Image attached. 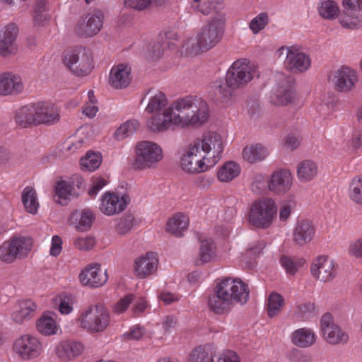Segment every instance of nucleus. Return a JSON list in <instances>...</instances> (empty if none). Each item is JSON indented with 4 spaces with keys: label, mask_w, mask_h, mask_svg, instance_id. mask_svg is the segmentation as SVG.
<instances>
[{
    "label": "nucleus",
    "mask_w": 362,
    "mask_h": 362,
    "mask_svg": "<svg viewBox=\"0 0 362 362\" xmlns=\"http://www.w3.org/2000/svg\"><path fill=\"white\" fill-rule=\"evenodd\" d=\"M269 22L268 15L263 12L257 15L250 23V28L254 33H257L264 29Z\"/></svg>",
    "instance_id": "3c124183"
},
{
    "label": "nucleus",
    "mask_w": 362,
    "mask_h": 362,
    "mask_svg": "<svg viewBox=\"0 0 362 362\" xmlns=\"http://www.w3.org/2000/svg\"><path fill=\"white\" fill-rule=\"evenodd\" d=\"M296 203L294 199H289L281 202L279 209V219L286 221L290 216L292 210L296 208Z\"/></svg>",
    "instance_id": "603ef678"
},
{
    "label": "nucleus",
    "mask_w": 362,
    "mask_h": 362,
    "mask_svg": "<svg viewBox=\"0 0 362 362\" xmlns=\"http://www.w3.org/2000/svg\"><path fill=\"white\" fill-rule=\"evenodd\" d=\"M74 245L79 250H89L95 245V240L92 237L77 238L74 240Z\"/></svg>",
    "instance_id": "6e6d98bb"
},
{
    "label": "nucleus",
    "mask_w": 362,
    "mask_h": 362,
    "mask_svg": "<svg viewBox=\"0 0 362 362\" xmlns=\"http://www.w3.org/2000/svg\"><path fill=\"white\" fill-rule=\"evenodd\" d=\"M135 218L132 213H127L120 218L115 226V230L119 235L129 233L134 225Z\"/></svg>",
    "instance_id": "de8ad7c7"
},
{
    "label": "nucleus",
    "mask_w": 362,
    "mask_h": 362,
    "mask_svg": "<svg viewBox=\"0 0 362 362\" xmlns=\"http://www.w3.org/2000/svg\"><path fill=\"white\" fill-rule=\"evenodd\" d=\"M83 141L79 140L76 142H74L71 140L65 141L61 146V151L64 154H71L75 151L82 146Z\"/></svg>",
    "instance_id": "4d7b16f0"
},
{
    "label": "nucleus",
    "mask_w": 362,
    "mask_h": 362,
    "mask_svg": "<svg viewBox=\"0 0 362 362\" xmlns=\"http://www.w3.org/2000/svg\"><path fill=\"white\" fill-rule=\"evenodd\" d=\"M130 202L128 194L119 197L114 192H107L101 198L100 210L107 216H113L123 211Z\"/></svg>",
    "instance_id": "2eb2a0df"
},
{
    "label": "nucleus",
    "mask_w": 362,
    "mask_h": 362,
    "mask_svg": "<svg viewBox=\"0 0 362 362\" xmlns=\"http://www.w3.org/2000/svg\"><path fill=\"white\" fill-rule=\"evenodd\" d=\"M290 359L293 362H310L311 358L308 355L303 354L300 351L294 349L290 354Z\"/></svg>",
    "instance_id": "69168bd1"
},
{
    "label": "nucleus",
    "mask_w": 362,
    "mask_h": 362,
    "mask_svg": "<svg viewBox=\"0 0 362 362\" xmlns=\"http://www.w3.org/2000/svg\"><path fill=\"white\" fill-rule=\"evenodd\" d=\"M255 76L259 77V72L255 65L246 59L236 60L227 71L225 81H216L213 83L215 100L228 103L234 90L243 88Z\"/></svg>",
    "instance_id": "f03ea898"
},
{
    "label": "nucleus",
    "mask_w": 362,
    "mask_h": 362,
    "mask_svg": "<svg viewBox=\"0 0 362 362\" xmlns=\"http://www.w3.org/2000/svg\"><path fill=\"white\" fill-rule=\"evenodd\" d=\"M201 0H193L192 7L202 14L209 15L212 11H217L221 8V2L218 0H208L200 4Z\"/></svg>",
    "instance_id": "c03bdc74"
},
{
    "label": "nucleus",
    "mask_w": 362,
    "mask_h": 362,
    "mask_svg": "<svg viewBox=\"0 0 362 362\" xmlns=\"http://www.w3.org/2000/svg\"><path fill=\"white\" fill-rule=\"evenodd\" d=\"M71 296L64 295L60 297L59 310L62 314H69L73 310L71 305Z\"/></svg>",
    "instance_id": "bf43d9fd"
},
{
    "label": "nucleus",
    "mask_w": 362,
    "mask_h": 362,
    "mask_svg": "<svg viewBox=\"0 0 362 362\" xmlns=\"http://www.w3.org/2000/svg\"><path fill=\"white\" fill-rule=\"evenodd\" d=\"M79 320L84 329L90 332H103L109 325L110 313L103 303L90 305L81 315Z\"/></svg>",
    "instance_id": "6e6552de"
},
{
    "label": "nucleus",
    "mask_w": 362,
    "mask_h": 362,
    "mask_svg": "<svg viewBox=\"0 0 362 362\" xmlns=\"http://www.w3.org/2000/svg\"><path fill=\"white\" fill-rule=\"evenodd\" d=\"M200 242L199 258L196 261L197 265L209 262L215 256V247L211 240L205 239Z\"/></svg>",
    "instance_id": "a19ab883"
},
{
    "label": "nucleus",
    "mask_w": 362,
    "mask_h": 362,
    "mask_svg": "<svg viewBox=\"0 0 362 362\" xmlns=\"http://www.w3.org/2000/svg\"><path fill=\"white\" fill-rule=\"evenodd\" d=\"M277 214V206L274 199L266 197L255 201L251 206L248 221L256 228H269Z\"/></svg>",
    "instance_id": "423d86ee"
},
{
    "label": "nucleus",
    "mask_w": 362,
    "mask_h": 362,
    "mask_svg": "<svg viewBox=\"0 0 362 362\" xmlns=\"http://www.w3.org/2000/svg\"><path fill=\"white\" fill-rule=\"evenodd\" d=\"M320 329L323 338L329 344H344L349 340L348 334L334 323L333 316L329 313L321 317Z\"/></svg>",
    "instance_id": "9b49d317"
},
{
    "label": "nucleus",
    "mask_w": 362,
    "mask_h": 362,
    "mask_svg": "<svg viewBox=\"0 0 362 362\" xmlns=\"http://www.w3.org/2000/svg\"><path fill=\"white\" fill-rule=\"evenodd\" d=\"M317 173V165L311 160H303L298 166V177L302 182L311 180L316 176Z\"/></svg>",
    "instance_id": "58836bf2"
},
{
    "label": "nucleus",
    "mask_w": 362,
    "mask_h": 362,
    "mask_svg": "<svg viewBox=\"0 0 362 362\" xmlns=\"http://www.w3.org/2000/svg\"><path fill=\"white\" fill-rule=\"evenodd\" d=\"M136 153V156L132 162V168L134 170L150 168L163 158V152L160 146L148 141L138 143Z\"/></svg>",
    "instance_id": "1a4fd4ad"
},
{
    "label": "nucleus",
    "mask_w": 362,
    "mask_h": 362,
    "mask_svg": "<svg viewBox=\"0 0 362 362\" xmlns=\"http://www.w3.org/2000/svg\"><path fill=\"white\" fill-rule=\"evenodd\" d=\"M103 19L104 15L101 11L88 13L78 22L75 32L81 37H93L101 30Z\"/></svg>",
    "instance_id": "ddd939ff"
},
{
    "label": "nucleus",
    "mask_w": 362,
    "mask_h": 362,
    "mask_svg": "<svg viewBox=\"0 0 362 362\" xmlns=\"http://www.w3.org/2000/svg\"><path fill=\"white\" fill-rule=\"evenodd\" d=\"M144 334V329L140 327L132 328V329L127 333H125L124 336L128 339H140Z\"/></svg>",
    "instance_id": "774afa93"
},
{
    "label": "nucleus",
    "mask_w": 362,
    "mask_h": 362,
    "mask_svg": "<svg viewBox=\"0 0 362 362\" xmlns=\"http://www.w3.org/2000/svg\"><path fill=\"white\" fill-rule=\"evenodd\" d=\"M281 263L288 274L294 275L296 273V264H295L294 260L289 257L283 256L281 258Z\"/></svg>",
    "instance_id": "052dcab7"
},
{
    "label": "nucleus",
    "mask_w": 362,
    "mask_h": 362,
    "mask_svg": "<svg viewBox=\"0 0 362 362\" xmlns=\"http://www.w3.org/2000/svg\"><path fill=\"white\" fill-rule=\"evenodd\" d=\"M35 105H26L16 112V122L22 127H27L30 124L35 125Z\"/></svg>",
    "instance_id": "72a5a7b5"
},
{
    "label": "nucleus",
    "mask_w": 362,
    "mask_h": 362,
    "mask_svg": "<svg viewBox=\"0 0 362 362\" xmlns=\"http://www.w3.org/2000/svg\"><path fill=\"white\" fill-rule=\"evenodd\" d=\"M279 52V57H286L284 64L286 69L293 73L303 72L310 65L309 57L293 47H282Z\"/></svg>",
    "instance_id": "f8f14e48"
},
{
    "label": "nucleus",
    "mask_w": 362,
    "mask_h": 362,
    "mask_svg": "<svg viewBox=\"0 0 362 362\" xmlns=\"http://www.w3.org/2000/svg\"><path fill=\"white\" fill-rule=\"evenodd\" d=\"M23 90L21 77L11 72L0 74V95H17Z\"/></svg>",
    "instance_id": "412c9836"
},
{
    "label": "nucleus",
    "mask_w": 362,
    "mask_h": 362,
    "mask_svg": "<svg viewBox=\"0 0 362 362\" xmlns=\"http://www.w3.org/2000/svg\"><path fill=\"white\" fill-rule=\"evenodd\" d=\"M94 219L92 211L86 209L73 212L69 218V222L71 225H75L76 230L83 232L90 228Z\"/></svg>",
    "instance_id": "c756f323"
},
{
    "label": "nucleus",
    "mask_w": 362,
    "mask_h": 362,
    "mask_svg": "<svg viewBox=\"0 0 362 362\" xmlns=\"http://www.w3.org/2000/svg\"><path fill=\"white\" fill-rule=\"evenodd\" d=\"M21 199L24 208L28 213L37 214L40 204L37 200V192L33 187L27 186L24 188Z\"/></svg>",
    "instance_id": "f704fd0d"
},
{
    "label": "nucleus",
    "mask_w": 362,
    "mask_h": 362,
    "mask_svg": "<svg viewBox=\"0 0 362 362\" xmlns=\"http://www.w3.org/2000/svg\"><path fill=\"white\" fill-rule=\"evenodd\" d=\"M31 247L30 238H12L0 246V259L6 263H12L17 259L25 257Z\"/></svg>",
    "instance_id": "9d476101"
},
{
    "label": "nucleus",
    "mask_w": 362,
    "mask_h": 362,
    "mask_svg": "<svg viewBox=\"0 0 362 362\" xmlns=\"http://www.w3.org/2000/svg\"><path fill=\"white\" fill-rule=\"evenodd\" d=\"M37 329L45 335H50L56 333L57 327L54 320L52 317L44 316L38 320Z\"/></svg>",
    "instance_id": "8fccbe9b"
},
{
    "label": "nucleus",
    "mask_w": 362,
    "mask_h": 362,
    "mask_svg": "<svg viewBox=\"0 0 362 362\" xmlns=\"http://www.w3.org/2000/svg\"><path fill=\"white\" fill-rule=\"evenodd\" d=\"M83 350V346L80 342L69 340L61 342L56 348L57 356L64 360H69L78 356Z\"/></svg>",
    "instance_id": "2f4dec72"
},
{
    "label": "nucleus",
    "mask_w": 362,
    "mask_h": 362,
    "mask_svg": "<svg viewBox=\"0 0 362 362\" xmlns=\"http://www.w3.org/2000/svg\"><path fill=\"white\" fill-rule=\"evenodd\" d=\"M173 116L171 114L170 107L165 109L163 113H157L152 116L147 122L148 128L153 131H165L174 124Z\"/></svg>",
    "instance_id": "7c9ffc66"
},
{
    "label": "nucleus",
    "mask_w": 362,
    "mask_h": 362,
    "mask_svg": "<svg viewBox=\"0 0 362 362\" xmlns=\"http://www.w3.org/2000/svg\"><path fill=\"white\" fill-rule=\"evenodd\" d=\"M174 124L185 127L197 123L203 124L209 116L206 102L197 96L178 99L170 106Z\"/></svg>",
    "instance_id": "20e7f679"
},
{
    "label": "nucleus",
    "mask_w": 362,
    "mask_h": 362,
    "mask_svg": "<svg viewBox=\"0 0 362 362\" xmlns=\"http://www.w3.org/2000/svg\"><path fill=\"white\" fill-rule=\"evenodd\" d=\"M35 113V125H51L59 120V114L57 107L47 102L34 103Z\"/></svg>",
    "instance_id": "aec40b11"
},
{
    "label": "nucleus",
    "mask_w": 362,
    "mask_h": 362,
    "mask_svg": "<svg viewBox=\"0 0 362 362\" xmlns=\"http://www.w3.org/2000/svg\"><path fill=\"white\" fill-rule=\"evenodd\" d=\"M102 162L100 153L88 152L85 157L81 158V169L87 171H93L100 167Z\"/></svg>",
    "instance_id": "37998d69"
},
{
    "label": "nucleus",
    "mask_w": 362,
    "mask_h": 362,
    "mask_svg": "<svg viewBox=\"0 0 362 362\" xmlns=\"http://www.w3.org/2000/svg\"><path fill=\"white\" fill-rule=\"evenodd\" d=\"M277 79L279 82L272 98L273 103L276 105H287L292 103L296 98L294 79L283 74H279Z\"/></svg>",
    "instance_id": "4468645a"
},
{
    "label": "nucleus",
    "mask_w": 362,
    "mask_h": 362,
    "mask_svg": "<svg viewBox=\"0 0 362 362\" xmlns=\"http://www.w3.org/2000/svg\"><path fill=\"white\" fill-rule=\"evenodd\" d=\"M349 189L351 199L355 203L362 205V174L353 178Z\"/></svg>",
    "instance_id": "a18cd8bd"
},
{
    "label": "nucleus",
    "mask_w": 362,
    "mask_h": 362,
    "mask_svg": "<svg viewBox=\"0 0 362 362\" xmlns=\"http://www.w3.org/2000/svg\"><path fill=\"white\" fill-rule=\"evenodd\" d=\"M65 66L75 75H88L93 69V57L89 49L77 47L66 50L63 58Z\"/></svg>",
    "instance_id": "0eeeda50"
},
{
    "label": "nucleus",
    "mask_w": 362,
    "mask_h": 362,
    "mask_svg": "<svg viewBox=\"0 0 362 362\" xmlns=\"http://www.w3.org/2000/svg\"><path fill=\"white\" fill-rule=\"evenodd\" d=\"M62 240L59 235H54L52 238L50 255L53 257L58 256L62 250Z\"/></svg>",
    "instance_id": "e2e57ef3"
},
{
    "label": "nucleus",
    "mask_w": 362,
    "mask_h": 362,
    "mask_svg": "<svg viewBox=\"0 0 362 362\" xmlns=\"http://www.w3.org/2000/svg\"><path fill=\"white\" fill-rule=\"evenodd\" d=\"M240 172V167L236 163L228 161L219 169L217 177L221 182H228L237 177Z\"/></svg>",
    "instance_id": "ea45409f"
},
{
    "label": "nucleus",
    "mask_w": 362,
    "mask_h": 362,
    "mask_svg": "<svg viewBox=\"0 0 362 362\" xmlns=\"http://www.w3.org/2000/svg\"><path fill=\"white\" fill-rule=\"evenodd\" d=\"M223 30V23L221 19H211L202 27L195 40L191 39L187 42L186 52L190 55H197L209 50L221 41Z\"/></svg>",
    "instance_id": "39448f33"
},
{
    "label": "nucleus",
    "mask_w": 362,
    "mask_h": 362,
    "mask_svg": "<svg viewBox=\"0 0 362 362\" xmlns=\"http://www.w3.org/2000/svg\"><path fill=\"white\" fill-rule=\"evenodd\" d=\"M315 234L313 223L308 220L298 221L293 231V241L300 246L310 242Z\"/></svg>",
    "instance_id": "b1692460"
},
{
    "label": "nucleus",
    "mask_w": 362,
    "mask_h": 362,
    "mask_svg": "<svg viewBox=\"0 0 362 362\" xmlns=\"http://www.w3.org/2000/svg\"><path fill=\"white\" fill-rule=\"evenodd\" d=\"M293 183L291 173L288 170L274 171L267 180V187L275 194H283L290 190Z\"/></svg>",
    "instance_id": "f3484780"
},
{
    "label": "nucleus",
    "mask_w": 362,
    "mask_h": 362,
    "mask_svg": "<svg viewBox=\"0 0 362 362\" xmlns=\"http://www.w3.org/2000/svg\"><path fill=\"white\" fill-rule=\"evenodd\" d=\"M107 184V182L101 177H96L93 179L92 187L88 190L90 196H94Z\"/></svg>",
    "instance_id": "0e129e2a"
},
{
    "label": "nucleus",
    "mask_w": 362,
    "mask_h": 362,
    "mask_svg": "<svg viewBox=\"0 0 362 362\" xmlns=\"http://www.w3.org/2000/svg\"><path fill=\"white\" fill-rule=\"evenodd\" d=\"M300 144L298 138L293 134H289L284 139V146L293 151L296 149Z\"/></svg>",
    "instance_id": "338daca9"
},
{
    "label": "nucleus",
    "mask_w": 362,
    "mask_h": 362,
    "mask_svg": "<svg viewBox=\"0 0 362 362\" xmlns=\"http://www.w3.org/2000/svg\"><path fill=\"white\" fill-rule=\"evenodd\" d=\"M211 357L209 356L208 353L204 349L197 347L194 349L189 355L188 362H213ZM217 362H239L238 355L231 351L222 354Z\"/></svg>",
    "instance_id": "cd10ccee"
},
{
    "label": "nucleus",
    "mask_w": 362,
    "mask_h": 362,
    "mask_svg": "<svg viewBox=\"0 0 362 362\" xmlns=\"http://www.w3.org/2000/svg\"><path fill=\"white\" fill-rule=\"evenodd\" d=\"M17 34L18 28L15 24L0 28V55L7 56L15 52Z\"/></svg>",
    "instance_id": "4be33fe9"
},
{
    "label": "nucleus",
    "mask_w": 362,
    "mask_h": 362,
    "mask_svg": "<svg viewBox=\"0 0 362 362\" xmlns=\"http://www.w3.org/2000/svg\"><path fill=\"white\" fill-rule=\"evenodd\" d=\"M247 285L240 279L226 278L216 287L214 293L209 296L208 305L216 314L227 312L234 302L244 305L249 299Z\"/></svg>",
    "instance_id": "7ed1b4c3"
},
{
    "label": "nucleus",
    "mask_w": 362,
    "mask_h": 362,
    "mask_svg": "<svg viewBox=\"0 0 362 362\" xmlns=\"http://www.w3.org/2000/svg\"><path fill=\"white\" fill-rule=\"evenodd\" d=\"M13 350L23 359L29 360L37 357L41 351V344L35 337L25 335L16 340Z\"/></svg>",
    "instance_id": "dca6fc26"
},
{
    "label": "nucleus",
    "mask_w": 362,
    "mask_h": 362,
    "mask_svg": "<svg viewBox=\"0 0 362 362\" xmlns=\"http://www.w3.org/2000/svg\"><path fill=\"white\" fill-rule=\"evenodd\" d=\"M156 255V253L148 252L135 260L134 271L138 277L146 278L156 270L158 261Z\"/></svg>",
    "instance_id": "a878e982"
},
{
    "label": "nucleus",
    "mask_w": 362,
    "mask_h": 362,
    "mask_svg": "<svg viewBox=\"0 0 362 362\" xmlns=\"http://www.w3.org/2000/svg\"><path fill=\"white\" fill-rule=\"evenodd\" d=\"M124 4L127 7L141 11L150 5L151 0H125Z\"/></svg>",
    "instance_id": "680f3d73"
},
{
    "label": "nucleus",
    "mask_w": 362,
    "mask_h": 362,
    "mask_svg": "<svg viewBox=\"0 0 362 362\" xmlns=\"http://www.w3.org/2000/svg\"><path fill=\"white\" fill-rule=\"evenodd\" d=\"M315 341L314 332L306 328H301L296 330L293 333V343L302 348L308 347L313 345Z\"/></svg>",
    "instance_id": "4c0bfd02"
},
{
    "label": "nucleus",
    "mask_w": 362,
    "mask_h": 362,
    "mask_svg": "<svg viewBox=\"0 0 362 362\" xmlns=\"http://www.w3.org/2000/svg\"><path fill=\"white\" fill-rule=\"evenodd\" d=\"M267 155V148L259 144L246 146L243 151L244 159L250 163L262 161Z\"/></svg>",
    "instance_id": "e433bc0d"
},
{
    "label": "nucleus",
    "mask_w": 362,
    "mask_h": 362,
    "mask_svg": "<svg viewBox=\"0 0 362 362\" xmlns=\"http://www.w3.org/2000/svg\"><path fill=\"white\" fill-rule=\"evenodd\" d=\"M318 11L323 18L333 20L338 16L339 9L335 1L332 0H322Z\"/></svg>",
    "instance_id": "79ce46f5"
},
{
    "label": "nucleus",
    "mask_w": 362,
    "mask_h": 362,
    "mask_svg": "<svg viewBox=\"0 0 362 362\" xmlns=\"http://www.w3.org/2000/svg\"><path fill=\"white\" fill-rule=\"evenodd\" d=\"M37 305L30 299L18 301L11 315L12 320L17 324L30 320L35 315Z\"/></svg>",
    "instance_id": "393cba45"
},
{
    "label": "nucleus",
    "mask_w": 362,
    "mask_h": 362,
    "mask_svg": "<svg viewBox=\"0 0 362 362\" xmlns=\"http://www.w3.org/2000/svg\"><path fill=\"white\" fill-rule=\"evenodd\" d=\"M55 202L61 205H66L73 197H78L79 192H74V187L70 182L62 180L55 187Z\"/></svg>",
    "instance_id": "473e14b6"
},
{
    "label": "nucleus",
    "mask_w": 362,
    "mask_h": 362,
    "mask_svg": "<svg viewBox=\"0 0 362 362\" xmlns=\"http://www.w3.org/2000/svg\"><path fill=\"white\" fill-rule=\"evenodd\" d=\"M81 283L91 288L100 287L107 281V275L105 270L100 268V265L95 264L90 265L82 270L79 274Z\"/></svg>",
    "instance_id": "6ab92c4d"
},
{
    "label": "nucleus",
    "mask_w": 362,
    "mask_h": 362,
    "mask_svg": "<svg viewBox=\"0 0 362 362\" xmlns=\"http://www.w3.org/2000/svg\"><path fill=\"white\" fill-rule=\"evenodd\" d=\"M138 123L136 122H126L120 125L114 134L117 140H123L133 135L137 129Z\"/></svg>",
    "instance_id": "09e8293b"
},
{
    "label": "nucleus",
    "mask_w": 362,
    "mask_h": 362,
    "mask_svg": "<svg viewBox=\"0 0 362 362\" xmlns=\"http://www.w3.org/2000/svg\"><path fill=\"white\" fill-rule=\"evenodd\" d=\"M144 100H148L146 111L148 113L158 112L165 108L168 103L165 95L163 92L153 88L148 90L142 100V103Z\"/></svg>",
    "instance_id": "c85d7f7f"
},
{
    "label": "nucleus",
    "mask_w": 362,
    "mask_h": 362,
    "mask_svg": "<svg viewBox=\"0 0 362 362\" xmlns=\"http://www.w3.org/2000/svg\"><path fill=\"white\" fill-rule=\"evenodd\" d=\"M332 81L337 91L347 92L356 81V73L348 67L342 66L334 73Z\"/></svg>",
    "instance_id": "5701e85b"
},
{
    "label": "nucleus",
    "mask_w": 362,
    "mask_h": 362,
    "mask_svg": "<svg viewBox=\"0 0 362 362\" xmlns=\"http://www.w3.org/2000/svg\"><path fill=\"white\" fill-rule=\"evenodd\" d=\"M130 75L131 69L127 65L119 64L111 69L109 83L115 88H124L130 83Z\"/></svg>",
    "instance_id": "bb28decb"
},
{
    "label": "nucleus",
    "mask_w": 362,
    "mask_h": 362,
    "mask_svg": "<svg viewBox=\"0 0 362 362\" xmlns=\"http://www.w3.org/2000/svg\"><path fill=\"white\" fill-rule=\"evenodd\" d=\"M284 302L281 295L278 293L272 292L268 298L267 313L270 317L276 316Z\"/></svg>",
    "instance_id": "49530a36"
},
{
    "label": "nucleus",
    "mask_w": 362,
    "mask_h": 362,
    "mask_svg": "<svg viewBox=\"0 0 362 362\" xmlns=\"http://www.w3.org/2000/svg\"><path fill=\"white\" fill-rule=\"evenodd\" d=\"M189 224V218L184 214H177L170 218L166 226V230L176 237L183 235V231L187 229Z\"/></svg>",
    "instance_id": "c9c22d12"
},
{
    "label": "nucleus",
    "mask_w": 362,
    "mask_h": 362,
    "mask_svg": "<svg viewBox=\"0 0 362 362\" xmlns=\"http://www.w3.org/2000/svg\"><path fill=\"white\" fill-rule=\"evenodd\" d=\"M134 300V295L127 294L120 298L112 307V310L117 314H121L127 310L129 305Z\"/></svg>",
    "instance_id": "864d4df0"
},
{
    "label": "nucleus",
    "mask_w": 362,
    "mask_h": 362,
    "mask_svg": "<svg viewBox=\"0 0 362 362\" xmlns=\"http://www.w3.org/2000/svg\"><path fill=\"white\" fill-rule=\"evenodd\" d=\"M312 275L322 282L332 281L337 273L334 263L327 256H320L315 259L310 268Z\"/></svg>",
    "instance_id": "a211bd4d"
},
{
    "label": "nucleus",
    "mask_w": 362,
    "mask_h": 362,
    "mask_svg": "<svg viewBox=\"0 0 362 362\" xmlns=\"http://www.w3.org/2000/svg\"><path fill=\"white\" fill-rule=\"evenodd\" d=\"M267 179L262 175H257L255 177L252 183V190L256 194H260L267 187Z\"/></svg>",
    "instance_id": "5fc2aeb1"
},
{
    "label": "nucleus",
    "mask_w": 362,
    "mask_h": 362,
    "mask_svg": "<svg viewBox=\"0 0 362 362\" xmlns=\"http://www.w3.org/2000/svg\"><path fill=\"white\" fill-rule=\"evenodd\" d=\"M223 141L220 134L209 132L202 139L196 140L184 154L180 163L182 169L189 173L204 172L221 158Z\"/></svg>",
    "instance_id": "f257e3e1"
},
{
    "label": "nucleus",
    "mask_w": 362,
    "mask_h": 362,
    "mask_svg": "<svg viewBox=\"0 0 362 362\" xmlns=\"http://www.w3.org/2000/svg\"><path fill=\"white\" fill-rule=\"evenodd\" d=\"M165 45L159 42L154 43L148 47V57L152 60H156L161 57L163 53Z\"/></svg>",
    "instance_id": "13d9d810"
}]
</instances>
